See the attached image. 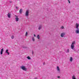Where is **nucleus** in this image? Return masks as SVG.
<instances>
[{
    "instance_id": "obj_19",
    "label": "nucleus",
    "mask_w": 79,
    "mask_h": 79,
    "mask_svg": "<svg viewBox=\"0 0 79 79\" xmlns=\"http://www.w3.org/2000/svg\"><path fill=\"white\" fill-rule=\"evenodd\" d=\"M8 52V49H7L6 50V53H7Z\"/></svg>"
},
{
    "instance_id": "obj_31",
    "label": "nucleus",
    "mask_w": 79,
    "mask_h": 79,
    "mask_svg": "<svg viewBox=\"0 0 79 79\" xmlns=\"http://www.w3.org/2000/svg\"><path fill=\"white\" fill-rule=\"evenodd\" d=\"M10 3H11V2H10Z\"/></svg>"
},
{
    "instance_id": "obj_3",
    "label": "nucleus",
    "mask_w": 79,
    "mask_h": 79,
    "mask_svg": "<svg viewBox=\"0 0 79 79\" xmlns=\"http://www.w3.org/2000/svg\"><path fill=\"white\" fill-rule=\"evenodd\" d=\"M21 69H22L23 70V71H27V69H26V67L25 66H22L21 67Z\"/></svg>"
},
{
    "instance_id": "obj_9",
    "label": "nucleus",
    "mask_w": 79,
    "mask_h": 79,
    "mask_svg": "<svg viewBox=\"0 0 79 79\" xmlns=\"http://www.w3.org/2000/svg\"><path fill=\"white\" fill-rule=\"evenodd\" d=\"M77 30H76V33H77V34H79V28L77 29Z\"/></svg>"
},
{
    "instance_id": "obj_14",
    "label": "nucleus",
    "mask_w": 79,
    "mask_h": 79,
    "mask_svg": "<svg viewBox=\"0 0 79 79\" xmlns=\"http://www.w3.org/2000/svg\"><path fill=\"white\" fill-rule=\"evenodd\" d=\"M37 37L38 39H40V36H39V35H38L37 36Z\"/></svg>"
},
{
    "instance_id": "obj_15",
    "label": "nucleus",
    "mask_w": 79,
    "mask_h": 79,
    "mask_svg": "<svg viewBox=\"0 0 79 79\" xmlns=\"http://www.w3.org/2000/svg\"><path fill=\"white\" fill-rule=\"evenodd\" d=\"M72 79H76V77H75V76H73L72 77Z\"/></svg>"
},
{
    "instance_id": "obj_4",
    "label": "nucleus",
    "mask_w": 79,
    "mask_h": 79,
    "mask_svg": "<svg viewBox=\"0 0 79 79\" xmlns=\"http://www.w3.org/2000/svg\"><path fill=\"white\" fill-rule=\"evenodd\" d=\"M7 16L9 18H11V13L10 12L8 13V14H7Z\"/></svg>"
},
{
    "instance_id": "obj_22",
    "label": "nucleus",
    "mask_w": 79,
    "mask_h": 79,
    "mask_svg": "<svg viewBox=\"0 0 79 79\" xmlns=\"http://www.w3.org/2000/svg\"><path fill=\"white\" fill-rule=\"evenodd\" d=\"M61 29H64V26H61Z\"/></svg>"
},
{
    "instance_id": "obj_20",
    "label": "nucleus",
    "mask_w": 79,
    "mask_h": 79,
    "mask_svg": "<svg viewBox=\"0 0 79 79\" xmlns=\"http://www.w3.org/2000/svg\"><path fill=\"white\" fill-rule=\"evenodd\" d=\"M27 32H26V34H25V36H27Z\"/></svg>"
},
{
    "instance_id": "obj_28",
    "label": "nucleus",
    "mask_w": 79,
    "mask_h": 79,
    "mask_svg": "<svg viewBox=\"0 0 79 79\" xmlns=\"http://www.w3.org/2000/svg\"><path fill=\"white\" fill-rule=\"evenodd\" d=\"M32 53L33 55L34 54V52H33V51H32Z\"/></svg>"
},
{
    "instance_id": "obj_23",
    "label": "nucleus",
    "mask_w": 79,
    "mask_h": 79,
    "mask_svg": "<svg viewBox=\"0 0 79 79\" xmlns=\"http://www.w3.org/2000/svg\"><path fill=\"white\" fill-rule=\"evenodd\" d=\"M11 39H14V36H12L11 37Z\"/></svg>"
},
{
    "instance_id": "obj_8",
    "label": "nucleus",
    "mask_w": 79,
    "mask_h": 79,
    "mask_svg": "<svg viewBox=\"0 0 79 79\" xmlns=\"http://www.w3.org/2000/svg\"><path fill=\"white\" fill-rule=\"evenodd\" d=\"M3 49L2 48L1 49V55H2L3 54Z\"/></svg>"
},
{
    "instance_id": "obj_18",
    "label": "nucleus",
    "mask_w": 79,
    "mask_h": 79,
    "mask_svg": "<svg viewBox=\"0 0 79 79\" xmlns=\"http://www.w3.org/2000/svg\"><path fill=\"white\" fill-rule=\"evenodd\" d=\"M32 40L33 41V42H34V41H35V39H34V37H33L32 38Z\"/></svg>"
},
{
    "instance_id": "obj_24",
    "label": "nucleus",
    "mask_w": 79,
    "mask_h": 79,
    "mask_svg": "<svg viewBox=\"0 0 79 79\" xmlns=\"http://www.w3.org/2000/svg\"><path fill=\"white\" fill-rule=\"evenodd\" d=\"M23 48H27V47L26 46H23Z\"/></svg>"
},
{
    "instance_id": "obj_13",
    "label": "nucleus",
    "mask_w": 79,
    "mask_h": 79,
    "mask_svg": "<svg viewBox=\"0 0 79 79\" xmlns=\"http://www.w3.org/2000/svg\"><path fill=\"white\" fill-rule=\"evenodd\" d=\"M65 52L66 53H69V49H67V51H65Z\"/></svg>"
},
{
    "instance_id": "obj_6",
    "label": "nucleus",
    "mask_w": 79,
    "mask_h": 79,
    "mask_svg": "<svg viewBox=\"0 0 79 79\" xmlns=\"http://www.w3.org/2000/svg\"><path fill=\"white\" fill-rule=\"evenodd\" d=\"M79 24L78 23H76V29H79Z\"/></svg>"
},
{
    "instance_id": "obj_17",
    "label": "nucleus",
    "mask_w": 79,
    "mask_h": 79,
    "mask_svg": "<svg viewBox=\"0 0 79 79\" xmlns=\"http://www.w3.org/2000/svg\"><path fill=\"white\" fill-rule=\"evenodd\" d=\"M27 59H28V60H31V57H30L29 56H28V57H27Z\"/></svg>"
},
{
    "instance_id": "obj_10",
    "label": "nucleus",
    "mask_w": 79,
    "mask_h": 79,
    "mask_svg": "<svg viewBox=\"0 0 79 79\" xmlns=\"http://www.w3.org/2000/svg\"><path fill=\"white\" fill-rule=\"evenodd\" d=\"M15 20L16 21H18V20H19V18H17V17H15Z\"/></svg>"
},
{
    "instance_id": "obj_29",
    "label": "nucleus",
    "mask_w": 79,
    "mask_h": 79,
    "mask_svg": "<svg viewBox=\"0 0 79 79\" xmlns=\"http://www.w3.org/2000/svg\"><path fill=\"white\" fill-rule=\"evenodd\" d=\"M43 65H45V63H43Z\"/></svg>"
},
{
    "instance_id": "obj_30",
    "label": "nucleus",
    "mask_w": 79,
    "mask_h": 79,
    "mask_svg": "<svg viewBox=\"0 0 79 79\" xmlns=\"http://www.w3.org/2000/svg\"><path fill=\"white\" fill-rule=\"evenodd\" d=\"M34 37H35V35L34 34Z\"/></svg>"
},
{
    "instance_id": "obj_25",
    "label": "nucleus",
    "mask_w": 79,
    "mask_h": 79,
    "mask_svg": "<svg viewBox=\"0 0 79 79\" xmlns=\"http://www.w3.org/2000/svg\"><path fill=\"white\" fill-rule=\"evenodd\" d=\"M8 54V55H10V53L9 52H7L6 53Z\"/></svg>"
},
{
    "instance_id": "obj_7",
    "label": "nucleus",
    "mask_w": 79,
    "mask_h": 79,
    "mask_svg": "<svg viewBox=\"0 0 79 79\" xmlns=\"http://www.w3.org/2000/svg\"><path fill=\"white\" fill-rule=\"evenodd\" d=\"M65 35V33H62L61 34V36L62 37H64V35Z\"/></svg>"
},
{
    "instance_id": "obj_1",
    "label": "nucleus",
    "mask_w": 79,
    "mask_h": 79,
    "mask_svg": "<svg viewBox=\"0 0 79 79\" xmlns=\"http://www.w3.org/2000/svg\"><path fill=\"white\" fill-rule=\"evenodd\" d=\"M74 44L75 43L73 42L71 45V48L72 50H73L74 51H76V49L74 48Z\"/></svg>"
},
{
    "instance_id": "obj_5",
    "label": "nucleus",
    "mask_w": 79,
    "mask_h": 79,
    "mask_svg": "<svg viewBox=\"0 0 79 79\" xmlns=\"http://www.w3.org/2000/svg\"><path fill=\"white\" fill-rule=\"evenodd\" d=\"M57 70L58 71V73H60V68H59V67L57 66Z\"/></svg>"
},
{
    "instance_id": "obj_27",
    "label": "nucleus",
    "mask_w": 79,
    "mask_h": 79,
    "mask_svg": "<svg viewBox=\"0 0 79 79\" xmlns=\"http://www.w3.org/2000/svg\"><path fill=\"white\" fill-rule=\"evenodd\" d=\"M57 77H58V78H60V76H58Z\"/></svg>"
},
{
    "instance_id": "obj_16",
    "label": "nucleus",
    "mask_w": 79,
    "mask_h": 79,
    "mask_svg": "<svg viewBox=\"0 0 79 79\" xmlns=\"http://www.w3.org/2000/svg\"><path fill=\"white\" fill-rule=\"evenodd\" d=\"M70 61L71 62L73 61V57H70Z\"/></svg>"
},
{
    "instance_id": "obj_32",
    "label": "nucleus",
    "mask_w": 79,
    "mask_h": 79,
    "mask_svg": "<svg viewBox=\"0 0 79 79\" xmlns=\"http://www.w3.org/2000/svg\"><path fill=\"white\" fill-rule=\"evenodd\" d=\"M16 17H17V16H16Z\"/></svg>"
},
{
    "instance_id": "obj_21",
    "label": "nucleus",
    "mask_w": 79,
    "mask_h": 79,
    "mask_svg": "<svg viewBox=\"0 0 79 79\" xmlns=\"http://www.w3.org/2000/svg\"><path fill=\"white\" fill-rule=\"evenodd\" d=\"M15 8H16V9H17V10H18V6H16Z\"/></svg>"
},
{
    "instance_id": "obj_11",
    "label": "nucleus",
    "mask_w": 79,
    "mask_h": 79,
    "mask_svg": "<svg viewBox=\"0 0 79 79\" xmlns=\"http://www.w3.org/2000/svg\"><path fill=\"white\" fill-rule=\"evenodd\" d=\"M22 11H23V9H21L19 11L20 13H22Z\"/></svg>"
},
{
    "instance_id": "obj_26",
    "label": "nucleus",
    "mask_w": 79,
    "mask_h": 79,
    "mask_svg": "<svg viewBox=\"0 0 79 79\" xmlns=\"http://www.w3.org/2000/svg\"><path fill=\"white\" fill-rule=\"evenodd\" d=\"M68 2H69V3H70V1H69V0H68Z\"/></svg>"
},
{
    "instance_id": "obj_2",
    "label": "nucleus",
    "mask_w": 79,
    "mask_h": 79,
    "mask_svg": "<svg viewBox=\"0 0 79 79\" xmlns=\"http://www.w3.org/2000/svg\"><path fill=\"white\" fill-rule=\"evenodd\" d=\"M29 10H27L25 12V16H29Z\"/></svg>"
},
{
    "instance_id": "obj_12",
    "label": "nucleus",
    "mask_w": 79,
    "mask_h": 79,
    "mask_svg": "<svg viewBox=\"0 0 79 79\" xmlns=\"http://www.w3.org/2000/svg\"><path fill=\"white\" fill-rule=\"evenodd\" d=\"M41 28H42V26L41 25H40L39 26L38 29L39 30H40Z\"/></svg>"
}]
</instances>
